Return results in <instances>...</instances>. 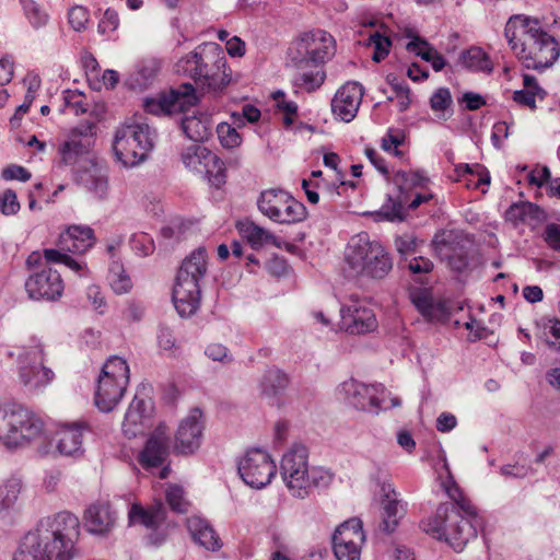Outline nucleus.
<instances>
[{
	"instance_id": "23",
	"label": "nucleus",
	"mask_w": 560,
	"mask_h": 560,
	"mask_svg": "<svg viewBox=\"0 0 560 560\" xmlns=\"http://www.w3.org/2000/svg\"><path fill=\"white\" fill-rule=\"evenodd\" d=\"M199 280L188 278L185 273L177 271L175 284L173 288V303L177 313L182 317L194 315L200 305V284Z\"/></svg>"
},
{
	"instance_id": "1",
	"label": "nucleus",
	"mask_w": 560,
	"mask_h": 560,
	"mask_svg": "<svg viewBox=\"0 0 560 560\" xmlns=\"http://www.w3.org/2000/svg\"><path fill=\"white\" fill-rule=\"evenodd\" d=\"M443 488L452 502L440 504L435 514L422 523L423 530L446 541L455 551H462L470 539L477 537L479 516L459 487L448 479Z\"/></svg>"
},
{
	"instance_id": "15",
	"label": "nucleus",
	"mask_w": 560,
	"mask_h": 560,
	"mask_svg": "<svg viewBox=\"0 0 560 560\" xmlns=\"http://www.w3.org/2000/svg\"><path fill=\"white\" fill-rule=\"evenodd\" d=\"M237 469L243 481L256 489L269 485L277 472L270 455L260 448L248 450L240 459Z\"/></svg>"
},
{
	"instance_id": "12",
	"label": "nucleus",
	"mask_w": 560,
	"mask_h": 560,
	"mask_svg": "<svg viewBox=\"0 0 560 560\" xmlns=\"http://www.w3.org/2000/svg\"><path fill=\"white\" fill-rule=\"evenodd\" d=\"M335 54L334 37L323 30L304 33L296 42L292 62L296 69L320 66Z\"/></svg>"
},
{
	"instance_id": "28",
	"label": "nucleus",
	"mask_w": 560,
	"mask_h": 560,
	"mask_svg": "<svg viewBox=\"0 0 560 560\" xmlns=\"http://www.w3.org/2000/svg\"><path fill=\"white\" fill-rule=\"evenodd\" d=\"M83 522L89 533L106 535L115 526L116 513L107 502H96L85 510Z\"/></svg>"
},
{
	"instance_id": "5",
	"label": "nucleus",
	"mask_w": 560,
	"mask_h": 560,
	"mask_svg": "<svg viewBox=\"0 0 560 560\" xmlns=\"http://www.w3.org/2000/svg\"><path fill=\"white\" fill-rule=\"evenodd\" d=\"M280 475L294 498H306L314 488L326 487L331 475L320 468L308 465V451L305 445L294 443L282 456Z\"/></svg>"
},
{
	"instance_id": "41",
	"label": "nucleus",
	"mask_w": 560,
	"mask_h": 560,
	"mask_svg": "<svg viewBox=\"0 0 560 560\" xmlns=\"http://www.w3.org/2000/svg\"><path fill=\"white\" fill-rule=\"evenodd\" d=\"M207 159H213V153L200 144H191L182 152V161L190 171L201 173Z\"/></svg>"
},
{
	"instance_id": "30",
	"label": "nucleus",
	"mask_w": 560,
	"mask_h": 560,
	"mask_svg": "<svg viewBox=\"0 0 560 560\" xmlns=\"http://www.w3.org/2000/svg\"><path fill=\"white\" fill-rule=\"evenodd\" d=\"M236 229L240 235L245 238L254 249H259L267 243H270L278 248L281 247V242L276 235L250 220L238 221L236 223Z\"/></svg>"
},
{
	"instance_id": "38",
	"label": "nucleus",
	"mask_w": 560,
	"mask_h": 560,
	"mask_svg": "<svg viewBox=\"0 0 560 560\" xmlns=\"http://www.w3.org/2000/svg\"><path fill=\"white\" fill-rule=\"evenodd\" d=\"M544 217V210L535 203L525 201L511 205L505 211V219L514 224L525 223L529 220L539 221Z\"/></svg>"
},
{
	"instance_id": "14",
	"label": "nucleus",
	"mask_w": 560,
	"mask_h": 560,
	"mask_svg": "<svg viewBox=\"0 0 560 560\" xmlns=\"http://www.w3.org/2000/svg\"><path fill=\"white\" fill-rule=\"evenodd\" d=\"M468 244L469 241L460 232L454 230L439 231L431 241L435 255L457 272H462L468 267Z\"/></svg>"
},
{
	"instance_id": "39",
	"label": "nucleus",
	"mask_w": 560,
	"mask_h": 560,
	"mask_svg": "<svg viewBox=\"0 0 560 560\" xmlns=\"http://www.w3.org/2000/svg\"><path fill=\"white\" fill-rule=\"evenodd\" d=\"M184 133L195 142H202L211 135V125L206 116H187L182 120Z\"/></svg>"
},
{
	"instance_id": "45",
	"label": "nucleus",
	"mask_w": 560,
	"mask_h": 560,
	"mask_svg": "<svg viewBox=\"0 0 560 560\" xmlns=\"http://www.w3.org/2000/svg\"><path fill=\"white\" fill-rule=\"evenodd\" d=\"M394 182L402 194L413 188L425 187L429 178L418 171H398L394 176Z\"/></svg>"
},
{
	"instance_id": "64",
	"label": "nucleus",
	"mask_w": 560,
	"mask_h": 560,
	"mask_svg": "<svg viewBox=\"0 0 560 560\" xmlns=\"http://www.w3.org/2000/svg\"><path fill=\"white\" fill-rule=\"evenodd\" d=\"M119 16L113 9H107L104 12L102 20L98 23V32L102 34L113 33L118 28Z\"/></svg>"
},
{
	"instance_id": "47",
	"label": "nucleus",
	"mask_w": 560,
	"mask_h": 560,
	"mask_svg": "<svg viewBox=\"0 0 560 560\" xmlns=\"http://www.w3.org/2000/svg\"><path fill=\"white\" fill-rule=\"evenodd\" d=\"M22 480L12 476L0 487V505L2 509L12 508L22 490Z\"/></svg>"
},
{
	"instance_id": "3",
	"label": "nucleus",
	"mask_w": 560,
	"mask_h": 560,
	"mask_svg": "<svg viewBox=\"0 0 560 560\" xmlns=\"http://www.w3.org/2000/svg\"><path fill=\"white\" fill-rule=\"evenodd\" d=\"M79 518L60 512L39 521L35 529L25 535L26 547L44 560H71L74 541L79 536Z\"/></svg>"
},
{
	"instance_id": "48",
	"label": "nucleus",
	"mask_w": 560,
	"mask_h": 560,
	"mask_svg": "<svg viewBox=\"0 0 560 560\" xmlns=\"http://www.w3.org/2000/svg\"><path fill=\"white\" fill-rule=\"evenodd\" d=\"M452 103V95L447 88L438 89L430 97L431 109L442 119H447L451 116V114H447V109H450Z\"/></svg>"
},
{
	"instance_id": "59",
	"label": "nucleus",
	"mask_w": 560,
	"mask_h": 560,
	"mask_svg": "<svg viewBox=\"0 0 560 560\" xmlns=\"http://www.w3.org/2000/svg\"><path fill=\"white\" fill-rule=\"evenodd\" d=\"M166 500L171 509L178 513H185L188 509V502L184 497L183 488L171 486L166 490Z\"/></svg>"
},
{
	"instance_id": "51",
	"label": "nucleus",
	"mask_w": 560,
	"mask_h": 560,
	"mask_svg": "<svg viewBox=\"0 0 560 560\" xmlns=\"http://www.w3.org/2000/svg\"><path fill=\"white\" fill-rule=\"evenodd\" d=\"M202 172L207 174L209 182L218 188L225 183L226 175L224 163L214 153L213 159H207Z\"/></svg>"
},
{
	"instance_id": "46",
	"label": "nucleus",
	"mask_w": 560,
	"mask_h": 560,
	"mask_svg": "<svg viewBox=\"0 0 560 560\" xmlns=\"http://www.w3.org/2000/svg\"><path fill=\"white\" fill-rule=\"evenodd\" d=\"M85 186L96 198L104 199L108 194V177L95 164V166H93V171L85 179Z\"/></svg>"
},
{
	"instance_id": "52",
	"label": "nucleus",
	"mask_w": 560,
	"mask_h": 560,
	"mask_svg": "<svg viewBox=\"0 0 560 560\" xmlns=\"http://www.w3.org/2000/svg\"><path fill=\"white\" fill-rule=\"evenodd\" d=\"M20 2L33 27L39 28L47 24L48 14L34 0H20Z\"/></svg>"
},
{
	"instance_id": "53",
	"label": "nucleus",
	"mask_w": 560,
	"mask_h": 560,
	"mask_svg": "<svg viewBox=\"0 0 560 560\" xmlns=\"http://www.w3.org/2000/svg\"><path fill=\"white\" fill-rule=\"evenodd\" d=\"M413 304L419 312L429 319H439V314L442 313V307L435 304L433 300L427 294H419L413 298Z\"/></svg>"
},
{
	"instance_id": "29",
	"label": "nucleus",
	"mask_w": 560,
	"mask_h": 560,
	"mask_svg": "<svg viewBox=\"0 0 560 560\" xmlns=\"http://www.w3.org/2000/svg\"><path fill=\"white\" fill-rule=\"evenodd\" d=\"M85 427L81 423L62 424L57 432V450L61 455L74 456L82 453Z\"/></svg>"
},
{
	"instance_id": "17",
	"label": "nucleus",
	"mask_w": 560,
	"mask_h": 560,
	"mask_svg": "<svg viewBox=\"0 0 560 560\" xmlns=\"http://www.w3.org/2000/svg\"><path fill=\"white\" fill-rule=\"evenodd\" d=\"M196 103L195 88L190 83H185L156 98H145L143 107L149 114L162 116L185 113Z\"/></svg>"
},
{
	"instance_id": "24",
	"label": "nucleus",
	"mask_w": 560,
	"mask_h": 560,
	"mask_svg": "<svg viewBox=\"0 0 560 560\" xmlns=\"http://www.w3.org/2000/svg\"><path fill=\"white\" fill-rule=\"evenodd\" d=\"M363 97V86L354 81L339 88L331 101V110L340 120L350 122L357 116Z\"/></svg>"
},
{
	"instance_id": "54",
	"label": "nucleus",
	"mask_w": 560,
	"mask_h": 560,
	"mask_svg": "<svg viewBox=\"0 0 560 560\" xmlns=\"http://www.w3.org/2000/svg\"><path fill=\"white\" fill-rule=\"evenodd\" d=\"M369 45L373 46L374 52L372 59L380 62L385 59L389 52L392 40L387 36H383L378 32L373 33L369 37Z\"/></svg>"
},
{
	"instance_id": "62",
	"label": "nucleus",
	"mask_w": 560,
	"mask_h": 560,
	"mask_svg": "<svg viewBox=\"0 0 560 560\" xmlns=\"http://www.w3.org/2000/svg\"><path fill=\"white\" fill-rule=\"evenodd\" d=\"M1 177L4 180L27 182L31 179V173L23 166L11 164L2 170Z\"/></svg>"
},
{
	"instance_id": "25",
	"label": "nucleus",
	"mask_w": 560,
	"mask_h": 560,
	"mask_svg": "<svg viewBox=\"0 0 560 560\" xmlns=\"http://www.w3.org/2000/svg\"><path fill=\"white\" fill-rule=\"evenodd\" d=\"M168 456V435L164 424L155 428L140 453L139 462L142 467L150 469L160 467Z\"/></svg>"
},
{
	"instance_id": "27",
	"label": "nucleus",
	"mask_w": 560,
	"mask_h": 560,
	"mask_svg": "<svg viewBox=\"0 0 560 560\" xmlns=\"http://www.w3.org/2000/svg\"><path fill=\"white\" fill-rule=\"evenodd\" d=\"M151 402L137 397L130 402L122 422L124 434L131 439L144 433L150 425Z\"/></svg>"
},
{
	"instance_id": "42",
	"label": "nucleus",
	"mask_w": 560,
	"mask_h": 560,
	"mask_svg": "<svg viewBox=\"0 0 560 560\" xmlns=\"http://www.w3.org/2000/svg\"><path fill=\"white\" fill-rule=\"evenodd\" d=\"M407 202L406 197L399 196L396 200L388 196L386 202L382 206L380 211L375 212V221L401 222L406 218V210L404 205Z\"/></svg>"
},
{
	"instance_id": "6",
	"label": "nucleus",
	"mask_w": 560,
	"mask_h": 560,
	"mask_svg": "<svg viewBox=\"0 0 560 560\" xmlns=\"http://www.w3.org/2000/svg\"><path fill=\"white\" fill-rule=\"evenodd\" d=\"M46 440L44 422L21 405H0V442L10 450Z\"/></svg>"
},
{
	"instance_id": "33",
	"label": "nucleus",
	"mask_w": 560,
	"mask_h": 560,
	"mask_svg": "<svg viewBox=\"0 0 560 560\" xmlns=\"http://www.w3.org/2000/svg\"><path fill=\"white\" fill-rule=\"evenodd\" d=\"M385 492L383 499V522L382 529L386 533H392L398 525L399 518L402 515V505L397 498V493L390 486H384Z\"/></svg>"
},
{
	"instance_id": "7",
	"label": "nucleus",
	"mask_w": 560,
	"mask_h": 560,
	"mask_svg": "<svg viewBox=\"0 0 560 560\" xmlns=\"http://www.w3.org/2000/svg\"><path fill=\"white\" fill-rule=\"evenodd\" d=\"M155 131L145 122H126L115 133L113 150L116 159L125 167H133L143 162L152 150Z\"/></svg>"
},
{
	"instance_id": "60",
	"label": "nucleus",
	"mask_w": 560,
	"mask_h": 560,
	"mask_svg": "<svg viewBox=\"0 0 560 560\" xmlns=\"http://www.w3.org/2000/svg\"><path fill=\"white\" fill-rule=\"evenodd\" d=\"M387 81L395 92V97L397 98L399 112L407 110V108L410 105V89L408 88V85L398 82L396 78L390 79L389 77H387Z\"/></svg>"
},
{
	"instance_id": "9",
	"label": "nucleus",
	"mask_w": 560,
	"mask_h": 560,
	"mask_svg": "<svg viewBox=\"0 0 560 560\" xmlns=\"http://www.w3.org/2000/svg\"><path fill=\"white\" fill-rule=\"evenodd\" d=\"M129 382V366L120 357L103 365L95 392V405L103 412L112 411L120 401Z\"/></svg>"
},
{
	"instance_id": "49",
	"label": "nucleus",
	"mask_w": 560,
	"mask_h": 560,
	"mask_svg": "<svg viewBox=\"0 0 560 560\" xmlns=\"http://www.w3.org/2000/svg\"><path fill=\"white\" fill-rule=\"evenodd\" d=\"M109 282L113 290L118 294L127 293L132 287L129 276L118 261H113L109 268Z\"/></svg>"
},
{
	"instance_id": "57",
	"label": "nucleus",
	"mask_w": 560,
	"mask_h": 560,
	"mask_svg": "<svg viewBox=\"0 0 560 560\" xmlns=\"http://www.w3.org/2000/svg\"><path fill=\"white\" fill-rule=\"evenodd\" d=\"M132 250L142 257L149 256L154 252V242L147 233L133 234L130 238Z\"/></svg>"
},
{
	"instance_id": "34",
	"label": "nucleus",
	"mask_w": 560,
	"mask_h": 560,
	"mask_svg": "<svg viewBox=\"0 0 560 560\" xmlns=\"http://www.w3.org/2000/svg\"><path fill=\"white\" fill-rule=\"evenodd\" d=\"M409 52L419 56L427 62H430L434 71H441L445 66V58L425 39L416 36L407 45Z\"/></svg>"
},
{
	"instance_id": "26",
	"label": "nucleus",
	"mask_w": 560,
	"mask_h": 560,
	"mask_svg": "<svg viewBox=\"0 0 560 560\" xmlns=\"http://www.w3.org/2000/svg\"><path fill=\"white\" fill-rule=\"evenodd\" d=\"M96 242L94 230L88 225L73 224L59 235L60 249L83 255L90 250Z\"/></svg>"
},
{
	"instance_id": "18",
	"label": "nucleus",
	"mask_w": 560,
	"mask_h": 560,
	"mask_svg": "<svg viewBox=\"0 0 560 560\" xmlns=\"http://www.w3.org/2000/svg\"><path fill=\"white\" fill-rule=\"evenodd\" d=\"M365 541L362 522L350 518L339 525L332 535V549L338 560H360Z\"/></svg>"
},
{
	"instance_id": "61",
	"label": "nucleus",
	"mask_w": 560,
	"mask_h": 560,
	"mask_svg": "<svg viewBox=\"0 0 560 560\" xmlns=\"http://www.w3.org/2000/svg\"><path fill=\"white\" fill-rule=\"evenodd\" d=\"M20 210V202L15 191L7 189L0 196V211L4 215H13Z\"/></svg>"
},
{
	"instance_id": "43",
	"label": "nucleus",
	"mask_w": 560,
	"mask_h": 560,
	"mask_svg": "<svg viewBox=\"0 0 560 560\" xmlns=\"http://www.w3.org/2000/svg\"><path fill=\"white\" fill-rule=\"evenodd\" d=\"M314 69H298L299 73L294 79V84L307 92L317 90L325 81L326 73L319 66H313Z\"/></svg>"
},
{
	"instance_id": "32",
	"label": "nucleus",
	"mask_w": 560,
	"mask_h": 560,
	"mask_svg": "<svg viewBox=\"0 0 560 560\" xmlns=\"http://www.w3.org/2000/svg\"><path fill=\"white\" fill-rule=\"evenodd\" d=\"M289 385V377L277 368L265 371L259 381L260 395L268 399H276L281 396Z\"/></svg>"
},
{
	"instance_id": "63",
	"label": "nucleus",
	"mask_w": 560,
	"mask_h": 560,
	"mask_svg": "<svg viewBox=\"0 0 560 560\" xmlns=\"http://www.w3.org/2000/svg\"><path fill=\"white\" fill-rule=\"evenodd\" d=\"M542 238L549 248L560 252V224L548 223L545 226Z\"/></svg>"
},
{
	"instance_id": "21",
	"label": "nucleus",
	"mask_w": 560,
	"mask_h": 560,
	"mask_svg": "<svg viewBox=\"0 0 560 560\" xmlns=\"http://www.w3.org/2000/svg\"><path fill=\"white\" fill-rule=\"evenodd\" d=\"M378 242L371 241L366 233L353 236L346 249V262L352 276H366L371 259H376Z\"/></svg>"
},
{
	"instance_id": "11",
	"label": "nucleus",
	"mask_w": 560,
	"mask_h": 560,
	"mask_svg": "<svg viewBox=\"0 0 560 560\" xmlns=\"http://www.w3.org/2000/svg\"><path fill=\"white\" fill-rule=\"evenodd\" d=\"M257 206L265 217L279 224H294L306 218L304 205L282 189L261 191Z\"/></svg>"
},
{
	"instance_id": "2",
	"label": "nucleus",
	"mask_w": 560,
	"mask_h": 560,
	"mask_svg": "<svg viewBox=\"0 0 560 560\" xmlns=\"http://www.w3.org/2000/svg\"><path fill=\"white\" fill-rule=\"evenodd\" d=\"M504 36L527 69H546L560 55L559 43L542 30L538 20L521 14L513 15L505 24Z\"/></svg>"
},
{
	"instance_id": "16",
	"label": "nucleus",
	"mask_w": 560,
	"mask_h": 560,
	"mask_svg": "<svg viewBox=\"0 0 560 560\" xmlns=\"http://www.w3.org/2000/svg\"><path fill=\"white\" fill-rule=\"evenodd\" d=\"M337 394L357 410L377 413L383 408L386 393L380 385H365L350 378L338 386Z\"/></svg>"
},
{
	"instance_id": "22",
	"label": "nucleus",
	"mask_w": 560,
	"mask_h": 560,
	"mask_svg": "<svg viewBox=\"0 0 560 560\" xmlns=\"http://www.w3.org/2000/svg\"><path fill=\"white\" fill-rule=\"evenodd\" d=\"M201 410L194 408L178 424L174 440V451L177 454L189 455L201 445L203 421Z\"/></svg>"
},
{
	"instance_id": "40",
	"label": "nucleus",
	"mask_w": 560,
	"mask_h": 560,
	"mask_svg": "<svg viewBox=\"0 0 560 560\" xmlns=\"http://www.w3.org/2000/svg\"><path fill=\"white\" fill-rule=\"evenodd\" d=\"M459 62L464 68L471 71H482L486 73L492 71V62L489 56L479 47H470L462 51Z\"/></svg>"
},
{
	"instance_id": "13",
	"label": "nucleus",
	"mask_w": 560,
	"mask_h": 560,
	"mask_svg": "<svg viewBox=\"0 0 560 560\" xmlns=\"http://www.w3.org/2000/svg\"><path fill=\"white\" fill-rule=\"evenodd\" d=\"M166 508L161 501H155L148 508L133 503L129 509L128 518L131 525L139 524L150 530L147 536L150 545L160 546L168 536L170 523L166 522Z\"/></svg>"
},
{
	"instance_id": "37",
	"label": "nucleus",
	"mask_w": 560,
	"mask_h": 560,
	"mask_svg": "<svg viewBox=\"0 0 560 560\" xmlns=\"http://www.w3.org/2000/svg\"><path fill=\"white\" fill-rule=\"evenodd\" d=\"M207 269V250L205 247H198L183 260L178 271L183 273H185L186 271L188 278H192L200 281L206 276Z\"/></svg>"
},
{
	"instance_id": "35",
	"label": "nucleus",
	"mask_w": 560,
	"mask_h": 560,
	"mask_svg": "<svg viewBox=\"0 0 560 560\" xmlns=\"http://www.w3.org/2000/svg\"><path fill=\"white\" fill-rule=\"evenodd\" d=\"M455 180L464 183L467 188L477 189L490 183V177L480 164H458L454 168Z\"/></svg>"
},
{
	"instance_id": "31",
	"label": "nucleus",
	"mask_w": 560,
	"mask_h": 560,
	"mask_svg": "<svg viewBox=\"0 0 560 560\" xmlns=\"http://www.w3.org/2000/svg\"><path fill=\"white\" fill-rule=\"evenodd\" d=\"M187 524L195 542L211 551H215L221 548V541L218 534L206 520L192 516L188 518Z\"/></svg>"
},
{
	"instance_id": "44",
	"label": "nucleus",
	"mask_w": 560,
	"mask_h": 560,
	"mask_svg": "<svg viewBox=\"0 0 560 560\" xmlns=\"http://www.w3.org/2000/svg\"><path fill=\"white\" fill-rule=\"evenodd\" d=\"M160 71V62L155 59L144 60L132 77L131 85L140 90L145 89Z\"/></svg>"
},
{
	"instance_id": "4",
	"label": "nucleus",
	"mask_w": 560,
	"mask_h": 560,
	"mask_svg": "<svg viewBox=\"0 0 560 560\" xmlns=\"http://www.w3.org/2000/svg\"><path fill=\"white\" fill-rule=\"evenodd\" d=\"M175 71L209 91H220L231 81L226 59L217 44L199 45L176 62Z\"/></svg>"
},
{
	"instance_id": "20",
	"label": "nucleus",
	"mask_w": 560,
	"mask_h": 560,
	"mask_svg": "<svg viewBox=\"0 0 560 560\" xmlns=\"http://www.w3.org/2000/svg\"><path fill=\"white\" fill-rule=\"evenodd\" d=\"M25 290L32 300L55 301L63 292L60 273L50 267L33 271L25 281Z\"/></svg>"
},
{
	"instance_id": "50",
	"label": "nucleus",
	"mask_w": 560,
	"mask_h": 560,
	"mask_svg": "<svg viewBox=\"0 0 560 560\" xmlns=\"http://www.w3.org/2000/svg\"><path fill=\"white\" fill-rule=\"evenodd\" d=\"M376 259H371L366 276L375 279L384 278L393 268V262L389 255L385 252L384 247L380 244Z\"/></svg>"
},
{
	"instance_id": "19",
	"label": "nucleus",
	"mask_w": 560,
	"mask_h": 560,
	"mask_svg": "<svg viewBox=\"0 0 560 560\" xmlns=\"http://www.w3.org/2000/svg\"><path fill=\"white\" fill-rule=\"evenodd\" d=\"M340 325L351 335L369 334L378 326L373 308L364 300H351L341 308Z\"/></svg>"
},
{
	"instance_id": "55",
	"label": "nucleus",
	"mask_w": 560,
	"mask_h": 560,
	"mask_svg": "<svg viewBox=\"0 0 560 560\" xmlns=\"http://www.w3.org/2000/svg\"><path fill=\"white\" fill-rule=\"evenodd\" d=\"M218 138L220 143L228 149L236 148L241 144V136L234 127L230 124L221 122L217 127Z\"/></svg>"
},
{
	"instance_id": "56",
	"label": "nucleus",
	"mask_w": 560,
	"mask_h": 560,
	"mask_svg": "<svg viewBox=\"0 0 560 560\" xmlns=\"http://www.w3.org/2000/svg\"><path fill=\"white\" fill-rule=\"evenodd\" d=\"M273 100L276 101L277 107L284 113L283 122L287 127H290L294 117L298 114V105L293 101H287L284 97V93L281 91H277L273 93Z\"/></svg>"
},
{
	"instance_id": "10",
	"label": "nucleus",
	"mask_w": 560,
	"mask_h": 560,
	"mask_svg": "<svg viewBox=\"0 0 560 560\" xmlns=\"http://www.w3.org/2000/svg\"><path fill=\"white\" fill-rule=\"evenodd\" d=\"M95 143V125L84 122L71 129L67 138L59 143L58 163L80 171L85 164L95 166L92 149Z\"/></svg>"
},
{
	"instance_id": "58",
	"label": "nucleus",
	"mask_w": 560,
	"mask_h": 560,
	"mask_svg": "<svg viewBox=\"0 0 560 560\" xmlns=\"http://www.w3.org/2000/svg\"><path fill=\"white\" fill-rule=\"evenodd\" d=\"M68 21L75 32H82L90 21V12L85 7L73 5L68 12Z\"/></svg>"
},
{
	"instance_id": "36",
	"label": "nucleus",
	"mask_w": 560,
	"mask_h": 560,
	"mask_svg": "<svg viewBox=\"0 0 560 560\" xmlns=\"http://www.w3.org/2000/svg\"><path fill=\"white\" fill-rule=\"evenodd\" d=\"M44 258L48 264H62L79 277H88L90 275L86 262L82 258H74L69 252L60 248L44 249Z\"/></svg>"
},
{
	"instance_id": "8",
	"label": "nucleus",
	"mask_w": 560,
	"mask_h": 560,
	"mask_svg": "<svg viewBox=\"0 0 560 560\" xmlns=\"http://www.w3.org/2000/svg\"><path fill=\"white\" fill-rule=\"evenodd\" d=\"M9 355L16 358L21 383L28 390L42 389L54 380V372L44 364V346L37 337H31L22 346L15 347Z\"/></svg>"
}]
</instances>
